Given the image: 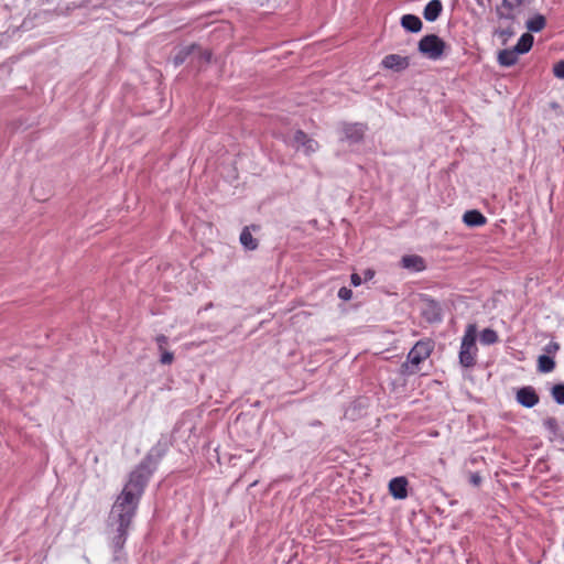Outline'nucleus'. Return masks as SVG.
Masks as SVG:
<instances>
[{
	"label": "nucleus",
	"instance_id": "nucleus-1",
	"mask_svg": "<svg viewBox=\"0 0 564 564\" xmlns=\"http://www.w3.org/2000/svg\"><path fill=\"white\" fill-rule=\"evenodd\" d=\"M155 466L156 462L152 458V455L143 459L131 471L128 482L112 506L109 520L110 524L116 527V535L112 539L116 550L122 549L126 543L128 529L135 514L140 497Z\"/></svg>",
	"mask_w": 564,
	"mask_h": 564
},
{
	"label": "nucleus",
	"instance_id": "nucleus-2",
	"mask_svg": "<svg viewBox=\"0 0 564 564\" xmlns=\"http://www.w3.org/2000/svg\"><path fill=\"white\" fill-rule=\"evenodd\" d=\"M433 350V344L430 340H420L409 351L406 361L401 366L403 375H414L419 372L420 365L426 360Z\"/></svg>",
	"mask_w": 564,
	"mask_h": 564
},
{
	"label": "nucleus",
	"instance_id": "nucleus-3",
	"mask_svg": "<svg viewBox=\"0 0 564 564\" xmlns=\"http://www.w3.org/2000/svg\"><path fill=\"white\" fill-rule=\"evenodd\" d=\"M477 326L476 324H468L465 334L462 338L459 350V362L465 368H470L476 364L477 356Z\"/></svg>",
	"mask_w": 564,
	"mask_h": 564
},
{
	"label": "nucleus",
	"instance_id": "nucleus-4",
	"mask_svg": "<svg viewBox=\"0 0 564 564\" xmlns=\"http://www.w3.org/2000/svg\"><path fill=\"white\" fill-rule=\"evenodd\" d=\"M445 42L435 34L423 36L419 41V52L432 61H437L442 57L445 50Z\"/></svg>",
	"mask_w": 564,
	"mask_h": 564
},
{
	"label": "nucleus",
	"instance_id": "nucleus-5",
	"mask_svg": "<svg viewBox=\"0 0 564 564\" xmlns=\"http://www.w3.org/2000/svg\"><path fill=\"white\" fill-rule=\"evenodd\" d=\"M292 145L296 151H301L306 155H310L318 150V143L314 139L308 138L303 131L295 132Z\"/></svg>",
	"mask_w": 564,
	"mask_h": 564
},
{
	"label": "nucleus",
	"instance_id": "nucleus-6",
	"mask_svg": "<svg viewBox=\"0 0 564 564\" xmlns=\"http://www.w3.org/2000/svg\"><path fill=\"white\" fill-rule=\"evenodd\" d=\"M380 65L384 69L399 73L410 66V58L400 54H389L382 58Z\"/></svg>",
	"mask_w": 564,
	"mask_h": 564
},
{
	"label": "nucleus",
	"instance_id": "nucleus-7",
	"mask_svg": "<svg viewBox=\"0 0 564 564\" xmlns=\"http://www.w3.org/2000/svg\"><path fill=\"white\" fill-rule=\"evenodd\" d=\"M516 400L522 406L531 409L539 403L540 398L533 387L525 386L517 390Z\"/></svg>",
	"mask_w": 564,
	"mask_h": 564
},
{
	"label": "nucleus",
	"instance_id": "nucleus-8",
	"mask_svg": "<svg viewBox=\"0 0 564 564\" xmlns=\"http://www.w3.org/2000/svg\"><path fill=\"white\" fill-rule=\"evenodd\" d=\"M408 479L403 476L392 478L389 482V491L395 499H405L408 497Z\"/></svg>",
	"mask_w": 564,
	"mask_h": 564
},
{
	"label": "nucleus",
	"instance_id": "nucleus-9",
	"mask_svg": "<svg viewBox=\"0 0 564 564\" xmlns=\"http://www.w3.org/2000/svg\"><path fill=\"white\" fill-rule=\"evenodd\" d=\"M344 138L351 143L360 141L365 134V126L361 123L345 124L343 129Z\"/></svg>",
	"mask_w": 564,
	"mask_h": 564
},
{
	"label": "nucleus",
	"instance_id": "nucleus-10",
	"mask_svg": "<svg viewBox=\"0 0 564 564\" xmlns=\"http://www.w3.org/2000/svg\"><path fill=\"white\" fill-rule=\"evenodd\" d=\"M401 264L404 269H409L414 272H419L425 269L423 258L416 254L404 256L401 260Z\"/></svg>",
	"mask_w": 564,
	"mask_h": 564
},
{
	"label": "nucleus",
	"instance_id": "nucleus-11",
	"mask_svg": "<svg viewBox=\"0 0 564 564\" xmlns=\"http://www.w3.org/2000/svg\"><path fill=\"white\" fill-rule=\"evenodd\" d=\"M442 9L443 6L440 0H431L424 8V19L429 22L435 21L440 17Z\"/></svg>",
	"mask_w": 564,
	"mask_h": 564
},
{
	"label": "nucleus",
	"instance_id": "nucleus-12",
	"mask_svg": "<svg viewBox=\"0 0 564 564\" xmlns=\"http://www.w3.org/2000/svg\"><path fill=\"white\" fill-rule=\"evenodd\" d=\"M463 221L468 227H479L486 224V217L478 210H468L463 216Z\"/></svg>",
	"mask_w": 564,
	"mask_h": 564
},
{
	"label": "nucleus",
	"instance_id": "nucleus-13",
	"mask_svg": "<svg viewBox=\"0 0 564 564\" xmlns=\"http://www.w3.org/2000/svg\"><path fill=\"white\" fill-rule=\"evenodd\" d=\"M519 53L516 51V48H506L499 52L498 54V62L502 66H512L518 61Z\"/></svg>",
	"mask_w": 564,
	"mask_h": 564
},
{
	"label": "nucleus",
	"instance_id": "nucleus-14",
	"mask_svg": "<svg viewBox=\"0 0 564 564\" xmlns=\"http://www.w3.org/2000/svg\"><path fill=\"white\" fill-rule=\"evenodd\" d=\"M401 25L410 32H419L422 29V21L419 17L413 14H404L401 18Z\"/></svg>",
	"mask_w": 564,
	"mask_h": 564
},
{
	"label": "nucleus",
	"instance_id": "nucleus-15",
	"mask_svg": "<svg viewBox=\"0 0 564 564\" xmlns=\"http://www.w3.org/2000/svg\"><path fill=\"white\" fill-rule=\"evenodd\" d=\"M533 35L530 33H524L519 39L518 43L516 44L514 48L519 54L528 53L532 45H533Z\"/></svg>",
	"mask_w": 564,
	"mask_h": 564
},
{
	"label": "nucleus",
	"instance_id": "nucleus-16",
	"mask_svg": "<svg viewBox=\"0 0 564 564\" xmlns=\"http://www.w3.org/2000/svg\"><path fill=\"white\" fill-rule=\"evenodd\" d=\"M240 242L247 250H254L258 247V241L252 237L249 227H245L240 234Z\"/></svg>",
	"mask_w": 564,
	"mask_h": 564
},
{
	"label": "nucleus",
	"instance_id": "nucleus-17",
	"mask_svg": "<svg viewBox=\"0 0 564 564\" xmlns=\"http://www.w3.org/2000/svg\"><path fill=\"white\" fill-rule=\"evenodd\" d=\"M555 368V361L552 357L542 355L538 359V369L540 372L547 373L553 371Z\"/></svg>",
	"mask_w": 564,
	"mask_h": 564
},
{
	"label": "nucleus",
	"instance_id": "nucleus-18",
	"mask_svg": "<svg viewBox=\"0 0 564 564\" xmlns=\"http://www.w3.org/2000/svg\"><path fill=\"white\" fill-rule=\"evenodd\" d=\"M545 26V19L541 14H536L535 17L529 19L527 21V28L531 32H540Z\"/></svg>",
	"mask_w": 564,
	"mask_h": 564
},
{
	"label": "nucleus",
	"instance_id": "nucleus-19",
	"mask_svg": "<svg viewBox=\"0 0 564 564\" xmlns=\"http://www.w3.org/2000/svg\"><path fill=\"white\" fill-rule=\"evenodd\" d=\"M498 341L497 333L491 328H486L480 334V343L484 345H492Z\"/></svg>",
	"mask_w": 564,
	"mask_h": 564
},
{
	"label": "nucleus",
	"instance_id": "nucleus-20",
	"mask_svg": "<svg viewBox=\"0 0 564 564\" xmlns=\"http://www.w3.org/2000/svg\"><path fill=\"white\" fill-rule=\"evenodd\" d=\"M195 48V46H188L182 48L175 56H174V65L178 66L186 59L187 55L192 53V51Z\"/></svg>",
	"mask_w": 564,
	"mask_h": 564
},
{
	"label": "nucleus",
	"instance_id": "nucleus-21",
	"mask_svg": "<svg viewBox=\"0 0 564 564\" xmlns=\"http://www.w3.org/2000/svg\"><path fill=\"white\" fill-rule=\"evenodd\" d=\"M551 394L558 404H564V384H555Z\"/></svg>",
	"mask_w": 564,
	"mask_h": 564
},
{
	"label": "nucleus",
	"instance_id": "nucleus-22",
	"mask_svg": "<svg viewBox=\"0 0 564 564\" xmlns=\"http://www.w3.org/2000/svg\"><path fill=\"white\" fill-rule=\"evenodd\" d=\"M496 35L501 40L502 44H506L514 35V31L512 28L508 26L497 30Z\"/></svg>",
	"mask_w": 564,
	"mask_h": 564
},
{
	"label": "nucleus",
	"instance_id": "nucleus-23",
	"mask_svg": "<svg viewBox=\"0 0 564 564\" xmlns=\"http://www.w3.org/2000/svg\"><path fill=\"white\" fill-rule=\"evenodd\" d=\"M173 359H174L173 352L167 351L165 349L161 350V358H160L161 364L170 365V364H172Z\"/></svg>",
	"mask_w": 564,
	"mask_h": 564
},
{
	"label": "nucleus",
	"instance_id": "nucleus-24",
	"mask_svg": "<svg viewBox=\"0 0 564 564\" xmlns=\"http://www.w3.org/2000/svg\"><path fill=\"white\" fill-rule=\"evenodd\" d=\"M553 74L557 78H564V61H561L554 65Z\"/></svg>",
	"mask_w": 564,
	"mask_h": 564
},
{
	"label": "nucleus",
	"instance_id": "nucleus-25",
	"mask_svg": "<svg viewBox=\"0 0 564 564\" xmlns=\"http://www.w3.org/2000/svg\"><path fill=\"white\" fill-rule=\"evenodd\" d=\"M352 296V292L350 289L348 288H340L339 291H338V297L344 300V301H348L350 300Z\"/></svg>",
	"mask_w": 564,
	"mask_h": 564
},
{
	"label": "nucleus",
	"instance_id": "nucleus-26",
	"mask_svg": "<svg viewBox=\"0 0 564 564\" xmlns=\"http://www.w3.org/2000/svg\"><path fill=\"white\" fill-rule=\"evenodd\" d=\"M560 349V346L555 341H550L545 347H544V350L545 352L547 354H556L557 350Z\"/></svg>",
	"mask_w": 564,
	"mask_h": 564
},
{
	"label": "nucleus",
	"instance_id": "nucleus-27",
	"mask_svg": "<svg viewBox=\"0 0 564 564\" xmlns=\"http://www.w3.org/2000/svg\"><path fill=\"white\" fill-rule=\"evenodd\" d=\"M156 343L160 350H164V346L167 344V337L164 335H160L156 337Z\"/></svg>",
	"mask_w": 564,
	"mask_h": 564
},
{
	"label": "nucleus",
	"instance_id": "nucleus-28",
	"mask_svg": "<svg viewBox=\"0 0 564 564\" xmlns=\"http://www.w3.org/2000/svg\"><path fill=\"white\" fill-rule=\"evenodd\" d=\"M350 279H351V284L354 286H358L361 284V278L357 273H352Z\"/></svg>",
	"mask_w": 564,
	"mask_h": 564
},
{
	"label": "nucleus",
	"instance_id": "nucleus-29",
	"mask_svg": "<svg viewBox=\"0 0 564 564\" xmlns=\"http://www.w3.org/2000/svg\"><path fill=\"white\" fill-rule=\"evenodd\" d=\"M481 481V477L478 474H473L470 476V482L475 486H478Z\"/></svg>",
	"mask_w": 564,
	"mask_h": 564
},
{
	"label": "nucleus",
	"instance_id": "nucleus-30",
	"mask_svg": "<svg viewBox=\"0 0 564 564\" xmlns=\"http://www.w3.org/2000/svg\"><path fill=\"white\" fill-rule=\"evenodd\" d=\"M366 276L367 279H372L373 273L371 271H367Z\"/></svg>",
	"mask_w": 564,
	"mask_h": 564
},
{
	"label": "nucleus",
	"instance_id": "nucleus-31",
	"mask_svg": "<svg viewBox=\"0 0 564 564\" xmlns=\"http://www.w3.org/2000/svg\"><path fill=\"white\" fill-rule=\"evenodd\" d=\"M554 422H555L554 420H549L547 424H553Z\"/></svg>",
	"mask_w": 564,
	"mask_h": 564
},
{
	"label": "nucleus",
	"instance_id": "nucleus-32",
	"mask_svg": "<svg viewBox=\"0 0 564 564\" xmlns=\"http://www.w3.org/2000/svg\"><path fill=\"white\" fill-rule=\"evenodd\" d=\"M206 58L209 59L210 58V53H206Z\"/></svg>",
	"mask_w": 564,
	"mask_h": 564
},
{
	"label": "nucleus",
	"instance_id": "nucleus-33",
	"mask_svg": "<svg viewBox=\"0 0 564 564\" xmlns=\"http://www.w3.org/2000/svg\"><path fill=\"white\" fill-rule=\"evenodd\" d=\"M477 2L481 3L482 0H476Z\"/></svg>",
	"mask_w": 564,
	"mask_h": 564
}]
</instances>
